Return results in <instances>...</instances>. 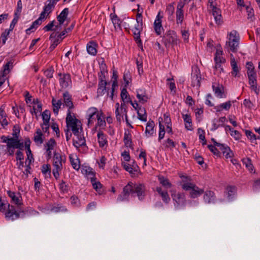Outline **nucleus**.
Returning a JSON list of instances; mask_svg holds the SVG:
<instances>
[{"label":"nucleus","instance_id":"1","mask_svg":"<svg viewBox=\"0 0 260 260\" xmlns=\"http://www.w3.org/2000/svg\"><path fill=\"white\" fill-rule=\"evenodd\" d=\"M134 194H136L139 200H143L146 196V187L145 185L142 183H134L129 182L123 187L121 193L118 196L117 201L119 202L127 201L129 195L134 196Z\"/></svg>","mask_w":260,"mask_h":260},{"label":"nucleus","instance_id":"2","mask_svg":"<svg viewBox=\"0 0 260 260\" xmlns=\"http://www.w3.org/2000/svg\"><path fill=\"white\" fill-rule=\"evenodd\" d=\"M228 41L225 43V48H227L228 51L232 52H236L238 50L239 45L240 36L237 31L233 30L228 34Z\"/></svg>","mask_w":260,"mask_h":260},{"label":"nucleus","instance_id":"3","mask_svg":"<svg viewBox=\"0 0 260 260\" xmlns=\"http://www.w3.org/2000/svg\"><path fill=\"white\" fill-rule=\"evenodd\" d=\"M66 123L69 129H71L74 135H77L78 132H82V124L80 120L71 115V112L68 111Z\"/></svg>","mask_w":260,"mask_h":260},{"label":"nucleus","instance_id":"4","mask_svg":"<svg viewBox=\"0 0 260 260\" xmlns=\"http://www.w3.org/2000/svg\"><path fill=\"white\" fill-rule=\"evenodd\" d=\"M178 42L177 35L173 30L167 31L164 36L163 42L167 48L176 45Z\"/></svg>","mask_w":260,"mask_h":260},{"label":"nucleus","instance_id":"5","mask_svg":"<svg viewBox=\"0 0 260 260\" xmlns=\"http://www.w3.org/2000/svg\"><path fill=\"white\" fill-rule=\"evenodd\" d=\"M99 80L97 97L102 96L105 93H107V96H109V88L107 87V85L109 84L106 81L105 79L99 78Z\"/></svg>","mask_w":260,"mask_h":260},{"label":"nucleus","instance_id":"6","mask_svg":"<svg viewBox=\"0 0 260 260\" xmlns=\"http://www.w3.org/2000/svg\"><path fill=\"white\" fill-rule=\"evenodd\" d=\"M25 214V211H22L17 212L13 206L9 207V209L5 213L6 218L8 220H14L20 217H23V214Z\"/></svg>","mask_w":260,"mask_h":260},{"label":"nucleus","instance_id":"7","mask_svg":"<svg viewBox=\"0 0 260 260\" xmlns=\"http://www.w3.org/2000/svg\"><path fill=\"white\" fill-rule=\"evenodd\" d=\"M99 113L98 110L95 107L89 108L86 112V117L88 119L87 125L89 127L93 124Z\"/></svg>","mask_w":260,"mask_h":260},{"label":"nucleus","instance_id":"8","mask_svg":"<svg viewBox=\"0 0 260 260\" xmlns=\"http://www.w3.org/2000/svg\"><path fill=\"white\" fill-rule=\"evenodd\" d=\"M201 75L199 69H194L191 74V85L199 88L201 86Z\"/></svg>","mask_w":260,"mask_h":260},{"label":"nucleus","instance_id":"9","mask_svg":"<svg viewBox=\"0 0 260 260\" xmlns=\"http://www.w3.org/2000/svg\"><path fill=\"white\" fill-rule=\"evenodd\" d=\"M53 166L55 168L62 169V164L66 161V157L60 153L54 152L53 158Z\"/></svg>","mask_w":260,"mask_h":260},{"label":"nucleus","instance_id":"10","mask_svg":"<svg viewBox=\"0 0 260 260\" xmlns=\"http://www.w3.org/2000/svg\"><path fill=\"white\" fill-rule=\"evenodd\" d=\"M172 197L177 204V206H185L186 200L184 193L181 192H178L177 193H172Z\"/></svg>","mask_w":260,"mask_h":260},{"label":"nucleus","instance_id":"11","mask_svg":"<svg viewBox=\"0 0 260 260\" xmlns=\"http://www.w3.org/2000/svg\"><path fill=\"white\" fill-rule=\"evenodd\" d=\"M212 89L215 95L218 98H225L226 95L224 93V87L222 85L213 83Z\"/></svg>","mask_w":260,"mask_h":260},{"label":"nucleus","instance_id":"12","mask_svg":"<svg viewBox=\"0 0 260 260\" xmlns=\"http://www.w3.org/2000/svg\"><path fill=\"white\" fill-rule=\"evenodd\" d=\"M162 18V16L161 15V12H159L154 22V28L157 35H160L161 34L162 30L163 29L161 25Z\"/></svg>","mask_w":260,"mask_h":260},{"label":"nucleus","instance_id":"13","mask_svg":"<svg viewBox=\"0 0 260 260\" xmlns=\"http://www.w3.org/2000/svg\"><path fill=\"white\" fill-rule=\"evenodd\" d=\"M7 194L11 198L12 203L15 204L18 206H20L22 204L21 202L22 198L19 193H16L15 192L8 190L7 191Z\"/></svg>","mask_w":260,"mask_h":260},{"label":"nucleus","instance_id":"14","mask_svg":"<svg viewBox=\"0 0 260 260\" xmlns=\"http://www.w3.org/2000/svg\"><path fill=\"white\" fill-rule=\"evenodd\" d=\"M82 132H78L77 135H74L76 138L73 139V145L76 148H79L81 146H84L86 144V141Z\"/></svg>","mask_w":260,"mask_h":260},{"label":"nucleus","instance_id":"15","mask_svg":"<svg viewBox=\"0 0 260 260\" xmlns=\"http://www.w3.org/2000/svg\"><path fill=\"white\" fill-rule=\"evenodd\" d=\"M216 146L219 151L220 150L222 152L226 158L232 157L233 155V152L231 151L230 148L228 146L218 143Z\"/></svg>","mask_w":260,"mask_h":260},{"label":"nucleus","instance_id":"16","mask_svg":"<svg viewBox=\"0 0 260 260\" xmlns=\"http://www.w3.org/2000/svg\"><path fill=\"white\" fill-rule=\"evenodd\" d=\"M184 4L182 2H179L177 5L176 11V22L177 24H181L184 19V14L183 11V8Z\"/></svg>","mask_w":260,"mask_h":260},{"label":"nucleus","instance_id":"17","mask_svg":"<svg viewBox=\"0 0 260 260\" xmlns=\"http://www.w3.org/2000/svg\"><path fill=\"white\" fill-rule=\"evenodd\" d=\"M97 137L100 147L104 148L108 146L107 136L102 131H99L98 132Z\"/></svg>","mask_w":260,"mask_h":260},{"label":"nucleus","instance_id":"18","mask_svg":"<svg viewBox=\"0 0 260 260\" xmlns=\"http://www.w3.org/2000/svg\"><path fill=\"white\" fill-rule=\"evenodd\" d=\"M81 173L86 175L87 177L91 180L92 179L95 178V172L93 169L88 166H82L81 168Z\"/></svg>","mask_w":260,"mask_h":260},{"label":"nucleus","instance_id":"19","mask_svg":"<svg viewBox=\"0 0 260 260\" xmlns=\"http://www.w3.org/2000/svg\"><path fill=\"white\" fill-rule=\"evenodd\" d=\"M156 191L158 192L159 195L161 197L162 200L165 203H168L170 201V198L167 190H162V188L160 186L156 187Z\"/></svg>","mask_w":260,"mask_h":260},{"label":"nucleus","instance_id":"20","mask_svg":"<svg viewBox=\"0 0 260 260\" xmlns=\"http://www.w3.org/2000/svg\"><path fill=\"white\" fill-rule=\"evenodd\" d=\"M59 83L62 88L68 87L71 83V76L69 74H64L60 78Z\"/></svg>","mask_w":260,"mask_h":260},{"label":"nucleus","instance_id":"21","mask_svg":"<svg viewBox=\"0 0 260 260\" xmlns=\"http://www.w3.org/2000/svg\"><path fill=\"white\" fill-rule=\"evenodd\" d=\"M215 195L213 191L207 190L204 192L203 199L207 203H214L215 201Z\"/></svg>","mask_w":260,"mask_h":260},{"label":"nucleus","instance_id":"22","mask_svg":"<svg viewBox=\"0 0 260 260\" xmlns=\"http://www.w3.org/2000/svg\"><path fill=\"white\" fill-rule=\"evenodd\" d=\"M97 43L93 41H90L86 46L87 52L91 55H95L97 53Z\"/></svg>","mask_w":260,"mask_h":260},{"label":"nucleus","instance_id":"23","mask_svg":"<svg viewBox=\"0 0 260 260\" xmlns=\"http://www.w3.org/2000/svg\"><path fill=\"white\" fill-rule=\"evenodd\" d=\"M234 103V101L232 102L231 101H229L215 106L214 109L217 112H221L223 110L228 111L231 108L232 106V104Z\"/></svg>","mask_w":260,"mask_h":260},{"label":"nucleus","instance_id":"24","mask_svg":"<svg viewBox=\"0 0 260 260\" xmlns=\"http://www.w3.org/2000/svg\"><path fill=\"white\" fill-rule=\"evenodd\" d=\"M182 118L183 119L185 127L188 131L193 129L192 124V119L190 115L187 114H182Z\"/></svg>","mask_w":260,"mask_h":260},{"label":"nucleus","instance_id":"25","mask_svg":"<svg viewBox=\"0 0 260 260\" xmlns=\"http://www.w3.org/2000/svg\"><path fill=\"white\" fill-rule=\"evenodd\" d=\"M204 192V190L203 189L200 188L195 184L192 189L190 190L189 196L191 198L194 199L200 196Z\"/></svg>","mask_w":260,"mask_h":260},{"label":"nucleus","instance_id":"26","mask_svg":"<svg viewBox=\"0 0 260 260\" xmlns=\"http://www.w3.org/2000/svg\"><path fill=\"white\" fill-rule=\"evenodd\" d=\"M50 40L52 42V44L50 46V49L53 50L59 44L62 40L57 36V33L53 32L50 36Z\"/></svg>","mask_w":260,"mask_h":260},{"label":"nucleus","instance_id":"27","mask_svg":"<svg viewBox=\"0 0 260 260\" xmlns=\"http://www.w3.org/2000/svg\"><path fill=\"white\" fill-rule=\"evenodd\" d=\"M183 178H185L186 180H182V183L181 184V186L183 189L185 190H191L193 186H194L195 184L190 182V181L191 180V179L190 177H183Z\"/></svg>","mask_w":260,"mask_h":260},{"label":"nucleus","instance_id":"28","mask_svg":"<svg viewBox=\"0 0 260 260\" xmlns=\"http://www.w3.org/2000/svg\"><path fill=\"white\" fill-rule=\"evenodd\" d=\"M44 138L42 131L38 128L35 133L34 141L37 145H41L44 142Z\"/></svg>","mask_w":260,"mask_h":260},{"label":"nucleus","instance_id":"29","mask_svg":"<svg viewBox=\"0 0 260 260\" xmlns=\"http://www.w3.org/2000/svg\"><path fill=\"white\" fill-rule=\"evenodd\" d=\"M155 124L153 121L149 120L146 124L145 135L147 137L152 136L154 133Z\"/></svg>","mask_w":260,"mask_h":260},{"label":"nucleus","instance_id":"30","mask_svg":"<svg viewBox=\"0 0 260 260\" xmlns=\"http://www.w3.org/2000/svg\"><path fill=\"white\" fill-rule=\"evenodd\" d=\"M57 2L58 1L56 0L47 1L48 4H46L43 8V10L47 13V15H49V14L51 13Z\"/></svg>","mask_w":260,"mask_h":260},{"label":"nucleus","instance_id":"31","mask_svg":"<svg viewBox=\"0 0 260 260\" xmlns=\"http://www.w3.org/2000/svg\"><path fill=\"white\" fill-rule=\"evenodd\" d=\"M63 102L64 105L69 108V110L73 108V103L72 101L71 95L68 92H66L63 94Z\"/></svg>","mask_w":260,"mask_h":260},{"label":"nucleus","instance_id":"32","mask_svg":"<svg viewBox=\"0 0 260 260\" xmlns=\"http://www.w3.org/2000/svg\"><path fill=\"white\" fill-rule=\"evenodd\" d=\"M137 98L139 99L140 102L145 103L147 102L148 97L144 90L139 89L137 90Z\"/></svg>","mask_w":260,"mask_h":260},{"label":"nucleus","instance_id":"33","mask_svg":"<svg viewBox=\"0 0 260 260\" xmlns=\"http://www.w3.org/2000/svg\"><path fill=\"white\" fill-rule=\"evenodd\" d=\"M223 53V52L221 47L217 48L214 57L215 62L222 63L225 62V59L222 56Z\"/></svg>","mask_w":260,"mask_h":260},{"label":"nucleus","instance_id":"34","mask_svg":"<svg viewBox=\"0 0 260 260\" xmlns=\"http://www.w3.org/2000/svg\"><path fill=\"white\" fill-rule=\"evenodd\" d=\"M69 9L66 8H64L60 13V14L57 16V19L59 22L60 25L62 24L66 19H67L68 15L69 14Z\"/></svg>","mask_w":260,"mask_h":260},{"label":"nucleus","instance_id":"35","mask_svg":"<svg viewBox=\"0 0 260 260\" xmlns=\"http://www.w3.org/2000/svg\"><path fill=\"white\" fill-rule=\"evenodd\" d=\"M122 166L123 168L132 175H135V173L137 172L138 167L137 165L132 166L128 163L124 162L122 163Z\"/></svg>","mask_w":260,"mask_h":260},{"label":"nucleus","instance_id":"36","mask_svg":"<svg viewBox=\"0 0 260 260\" xmlns=\"http://www.w3.org/2000/svg\"><path fill=\"white\" fill-rule=\"evenodd\" d=\"M231 66L232 68L231 74L233 76L236 77L239 72V69L235 59L232 54H231Z\"/></svg>","mask_w":260,"mask_h":260},{"label":"nucleus","instance_id":"37","mask_svg":"<svg viewBox=\"0 0 260 260\" xmlns=\"http://www.w3.org/2000/svg\"><path fill=\"white\" fill-rule=\"evenodd\" d=\"M93 188L99 193V194H101L103 192V189L102 188L103 185L99 181H96V178L92 179L90 180Z\"/></svg>","mask_w":260,"mask_h":260},{"label":"nucleus","instance_id":"38","mask_svg":"<svg viewBox=\"0 0 260 260\" xmlns=\"http://www.w3.org/2000/svg\"><path fill=\"white\" fill-rule=\"evenodd\" d=\"M158 179L159 183L168 189L172 187V184L169 181V179L163 176H158Z\"/></svg>","mask_w":260,"mask_h":260},{"label":"nucleus","instance_id":"39","mask_svg":"<svg viewBox=\"0 0 260 260\" xmlns=\"http://www.w3.org/2000/svg\"><path fill=\"white\" fill-rule=\"evenodd\" d=\"M96 118L98 120L96 126L104 128L106 126V123L105 120L103 113L101 112V113L97 114Z\"/></svg>","mask_w":260,"mask_h":260},{"label":"nucleus","instance_id":"40","mask_svg":"<svg viewBox=\"0 0 260 260\" xmlns=\"http://www.w3.org/2000/svg\"><path fill=\"white\" fill-rule=\"evenodd\" d=\"M225 130L226 131H229L231 132V136L233 137L236 140H239L241 138L240 133L238 131L234 129L230 125H226Z\"/></svg>","mask_w":260,"mask_h":260},{"label":"nucleus","instance_id":"41","mask_svg":"<svg viewBox=\"0 0 260 260\" xmlns=\"http://www.w3.org/2000/svg\"><path fill=\"white\" fill-rule=\"evenodd\" d=\"M248 80L250 88L253 90L256 94H258L259 89L257 87L256 78H248Z\"/></svg>","mask_w":260,"mask_h":260},{"label":"nucleus","instance_id":"42","mask_svg":"<svg viewBox=\"0 0 260 260\" xmlns=\"http://www.w3.org/2000/svg\"><path fill=\"white\" fill-rule=\"evenodd\" d=\"M110 18L112 21V23L114 26V27L120 28V24L121 21L120 19L118 17L117 15L115 13H111L110 15Z\"/></svg>","mask_w":260,"mask_h":260},{"label":"nucleus","instance_id":"43","mask_svg":"<svg viewBox=\"0 0 260 260\" xmlns=\"http://www.w3.org/2000/svg\"><path fill=\"white\" fill-rule=\"evenodd\" d=\"M2 106L0 108V122L3 126H5L7 125L8 123L6 119L7 116L5 112L4 108Z\"/></svg>","mask_w":260,"mask_h":260},{"label":"nucleus","instance_id":"44","mask_svg":"<svg viewBox=\"0 0 260 260\" xmlns=\"http://www.w3.org/2000/svg\"><path fill=\"white\" fill-rule=\"evenodd\" d=\"M52 104L53 107V110L55 114H57L58 113V110L60 108L61 105H62L61 100H56L54 98H53L52 100Z\"/></svg>","mask_w":260,"mask_h":260},{"label":"nucleus","instance_id":"45","mask_svg":"<svg viewBox=\"0 0 260 260\" xmlns=\"http://www.w3.org/2000/svg\"><path fill=\"white\" fill-rule=\"evenodd\" d=\"M100 73H99V78L106 79V74L107 73V68L106 64L104 62L101 63Z\"/></svg>","mask_w":260,"mask_h":260},{"label":"nucleus","instance_id":"46","mask_svg":"<svg viewBox=\"0 0 260 260\" xmlns=\"http://www.w3.org/2000/svg\"><path fill=\"white\" fill-rule=\"evenodd\" d=\"M138 118L143 121H147V114L144 108H139L137 111Z\"/></svg>","mask_w":260,"mask_h":260},{"label":"nucleus","instance_id":"47","mask_svg":"<svg viewBox=\"0 0 260 260\" xmlns=\"http://www.w3.org/2000/svg\"><path fill=\"white\" fill-rule=\"evenodd\" d=\"M13 62L11 60L8 61L4 66V69L3 71V73H1V75L3 76L6 77V75L10 72L11 69L13 67Z\"/></svg>","mask_w":260,"mask_h":260},{"label":"nucleus","instance_id":"48","mask_svg":"<svg viewBox=\"0 0 260 260\" xmlns=\"http://www.w3.org/2000/svg\"><path fill=\"white\" fill-rule=\"evenodd\" d=\"M243 164L245 166L246 168L252 172L253 170V166L251 162V160L248 157L244 158L242 160Z\"/></svg>","mask_w":260,"mask_h":260},{"label":"nucleus","instance_id":"49","mask_svg":"<svg viewBox=\"0 0 260 260\" xmlns=\"http://www.w3.org/2000/svg\"><path fill=\"white\" fill-rule=\"evenodd\" d=\"M162 121V118H161V120L160 118L159 119V135L158 140L159 141H160L165 136V126L161 123V121Z\"/></svg>","mask_w":260,"mask_h":260},{"label":"nucleus","instance_id":"50","mask_svg":"<svg viewBox=\"0 0 260 260\" xmlns=\"http://www.w3.org/2000/svg\"><path fill=\"white\" fill-rule=\"evenodd\" d=\"M42 21L38 18L32 22L29 28L26 30L27 34H29L31 31H33V29H36L39 25H41Z\"/></svg>","mask_w":260,"mask_h":260},{"label":"nucleus","instance_id":"51","mask_svg":"<svg viewBox=\"0 0 260 260\" xmlns=\"http://www.w3.org/2000/svg\"><path fill=\"white\" fill-rule=\"evenodd\" d=\"M245 133L246 137L251 141V142H253L257 139H260V136L257 137L255 134L249 130H245Z\"/></svg>","mask_w":260,"mask_h":260},{"label":"nucleus","instance_id":"52","mask_svg":"<svg viewBox=\"0 0 260 260\" xmlns=\"http://www.w3.org/2000/svg\"><path fill=\"white\" fill-rule=\"evenodd\" d=\"M134 38L137 43L138 44L139 46H142V41L140 39V31L138 30V29L134 30L133 29Z\"/></svg>","mask_w":260,"mask_h":260},{"label":"nucleus","instance_id":"53","mask_svg":"<svg viewBox=\"0 0 260 260\" xmlns=\"http://www.w3.org/2000/svg\"><path fill=\"white\" fill-rule=\"evenodd\" d=\"M18 139L17 138L10 137L6 147L16 149Z\"/></svg>","mask_w":260,"mask_h":260},{"label":"nucleus","instance_id":"54","mask_svg":"<svg viewBox=\"0 0 260 260\" xmlns=\"http://www.w3.org/2000/svg\"><path fill=\"white\" fill-rule=\"evenodd\" d=\"M56 145V142L53 138L50 139L47 143L45 145V147L48 150H53Z\"/></svg>","mask_w":260,"mask_h":260},{"label":"nucleus","instance_id":"55","mask_svg":"<svg viewBox=\"0 0 260 260\" xmlns=\"http://www.w3.org/2000/svg\"><path fill=\"white\" fill-rule=\"evenodd\" d=\"M236 191V187L233 186H228L226 188V192L228 194L229 200L232 198V196L235 194Z\"/></svg>","mask_w":260,"mask_h":260},{"label":"nucleus","instance_id":"56","mask_svg":"<svg viewBox=\"0 0 260 260\" xmlns=\"http://www.w3.org/2000/svg\"><path fill=\"white\" fill-rule=\"evenodd\" d=\"M43 123H49L50 119V112L49 110H45L42 114Z\"/></svg>","mask_w":260,"mask_h":260},{"label":"nucleus","instance_id":"57","mask_svg":"<svg viewBox=\"0 0 260 260\" xmlns=\"http://www.w3.org/2000/svg\"><path fill=\"white\" fill-rule=\"evenodd\" d=\"M123 141L124 142V144L126 147H131L132 146V140L131 138V136L129 134L126 133H124Z\"/></svg>","mask_w":260,"mask_h":260},{"label":"nucleus","instance_id":"58","mask_svg":"<svg viewBox=\"0 0 260 260\" xmlns=\"http://www.w3.org/2000/svg\"><path fill=\"white\" fill-rule=\"evenodd\" d=\"M68 185L66 184L63 180H61L59 184V188L61 193H67L68 191Z\"/></svg>","mask_w":260,"mask_h":260},{"label":"nucleus","instance_id":"59","mask_svg":"<svg viewBox=\"0 0 260 260\" xmlns=\"http://www.w3.org/2000/svg\"><path fill=\"white\" fill-rule=\"evenodd\" d=\"M163 145L165 149L170 148L171 149L175 147V143L172 139H168L163 144Z\"/></svg>","mask_w":260,"mask_h":260},{"label":"nucleus","instance_id":"60","mask_svg":"<svg viewBox=\"0 0 260 260\" xmlns=\"http://www.w3.org/2000/svg\"><path fill=\"white\" fill-rule=\"evenodd\" d=\"M208 147L209 149L217 157L220 156V151L215 145H208Z\"/></svg>","mask_w":260,"mask_h":260},{"label":"nucleus","instance_id":"61","mask_svg":"<svg viewBox=\"0 0 260 260\" xmlns=\"http://www.w3.org/2000/svg\"><path fill=\"white\" fill-rule=\"evenodd\" d=\"M10 31L8 29H6L4 32H3L1 36V40L2 42L3 45L5 44L6 41L8 39V37L10 34Z\"/></svg>","mask_w":260,"mask_h":260},{"label":"nucleus","instance_id":"62","mask_svg":"<svg viewBox=\"0 0 260 260\" xmlns=\"http://www.w3.org/2000/svg\"><path fill=\"white\" fill-rule=\"evenodd\" d=\"M51 211L53 212H66L67 209L64 206L57 205L51 208Z\"/></svg>","mask_w":260,"mask_h":260},{"label":"nucleus","instance_id":"63","mask_svg":"<svg viewBox=\"0 0 260 260\" xmlns=\"http://www.w3.org/2000/svg\"><path fill=\"white\" fill-rule=\"evenodd\" d=\"M123 80L125 83V86L127 85L131 80V76L129 71H125L123 74Z\"/></svg>","mask_w":260,"mask_h":260},{"label":"nucleus","instance_id":"64","mask_svg":"<svg viewBox=\"0 0 260 260\" xmlns=\"http://www.w3.org/2000/svg\"><path fill=\"white\" fill-rule=\"evenodd\" d=\"M70 158V161L72 164L73 168L76 170H78L80 168V162L78 159H74L71 157Z\"/></svg>","mask_w":260,"mask_h":260}]
</instances>
